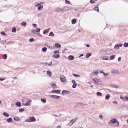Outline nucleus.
<instances>
[{
    "instance_id": "obj_19",
    "label": "nucleus",
    "mask_w": 128,
    "mask_h": 128,
    "mask_svg": "<svg viewBox=\"0 0 128 128\" xmlns=\"http://www.w3.org/2000/svg\"><path fill=\"white\" fill-rule=\"evenodd\" d=\"M16 104L18 107H21L22 106L21 102H16Z\"/></svg>"
},
{
    "instance_id": "obj_37",
    "label": "nucleus",
    "mask_w": 128,
    "mask_h": 128,
    "mask_svg": "<svg viewBox=\"0 0 128 128\" xmlns=\"http://www.w3.org/2000/svg\"><path fill=\"white\" fill-rule=\"evenodd\" d=\"M47 49L46 48L44 47L42 48V51L43 52H45L47 50Z\"/></svg>"
},
{
    "instance_id": "obj_13",
    "label": "nucleus",
    "mask_w": 128,
    "mask_h": 128,
    "mask_svg": "<svg viewBox=\"0 0 128 128\" xmlns=\"http://www.w3.org/2000/svg\"><path fill=\"white\" fill-rule=\"evenodd\" d=\"M51 86L54 88H57L56 84L54 83H52Z\"/></svg>"
},
{
    "instance_id": "obj_39",
    "label": "nucleus",
    "mask_w": 128,
    "mask_h": 128,
    "mask_svg": "<svg viewBox=\"0 0 128 128\" xmlns=\"http://www.w3.org/2000/svg\"><path fill=\"white\" fill-rule=\"evenodd\" d=\"M7 58V55L6 54H4L3 55V58L4 59L6 60Z\"/></svg>"
},
{
    "instance_id": "obj_31",
    "label": "nucleus",
    "mask_w": 128,
    "mask_h": 128,
    "mask_svg": "<svg viewBox=\"0 0 128 128\" xmlns=\"http://www.w3.org/2000/svg\"><path fill=\"white\" fill-rule=\"evenodd\" d=\"M110 95L108 94H107L105 96V99L106 100H108L110 98Z\"/></svg>"
},
{
    "instance_id": "obj_10",
    "label": "nucleus",
    "mask_w": 128,
    "mask_h": 128,
    "mask_svg": "<svg viewBox=\"0 0 128 128\" xmlns=\"http://www.w3.org/2000/svg\"><path fill=\"white\" fill-rule=\"evenodd\" d=\"M68 58L69 60H72L74 59V57L73 56L70 55L68 56Z\"/></svg>"
},
{
    "instance_id": "obj_5",
    "label": "nucleus",
    "mask_w": 128,
    "mask_h": 128,
    "mask_svg": "<svg viewBox=\"0 0 128 128\" xmlns=\"http://www.w3.org/2000/svg\"><path fill=\"white\" fill-rule=\"evenodd\" d=\"M60 90H53L52 91V92L53 94H60Z\"/></svg>"
},
{
    "instance_id": "obj_60",
    "label": "nucleus",
    "mask_w": 128,
    "mask_h": 128,
    "mask_svg": "<svg viewBox=\"0 0 128 128\" xmlns=\"http://www.w3.org/2000/svg\"><path fill=\"white\" fill-rule=\"evenodd\" d=\"M52 62H50V63H49V64H48V63L47 62H46V64H48L49 66H51L52 65Z\"/></svg>"
},
{
    "instance_id": "obj_47",
    "label": "nucleus",
    "mask_w": 128,
    "mask_h": 128,
    "mask_svg": "<svg viewBox=\"0 0 128 128\" xmlns=\"http://www.w3.org/2000/svg\"><path fill=\"white\" fill-rule=\"evenodd\" d=\"M54 53L55 54H59V51L58 50H56L54 52Z\"/></svg>"
},
{
    "instance_id": "obj_36",
    "label": "nucleus",
    "mask_w": 128,
    "mask_h": 128,
    "mask_svg": "<svg viewBox=\"0 0 128 128\" xmlns=\"http://www.w3.org/2000/svg\"><path fill=\"white\" fill-rule=\"evenodd\" d=\"M96 94L98 96H102V93L100 92H97L96 93Z\"/></svg>"
},
{
    "instance_id": "obj_42",
    "label": "nucleus",
    "mask_w": 128,
    "mask_h": 128,
    "mask_svg": "<svg viewBox=\"0 0 128 128\" xmlns=\"http://www.w3.org/2000/svg\"><path fill=\"white\" fill-rule=\"evenodd\" d=\"M0 34L2 35V36H6V35L5 34V32L4 31L2 32H0Z\"/></svg>"
},
{
    "instance_id": "obj_14",
    "label": "nucleus",
    "mask_w": 128,
    "mask_h": 128,
    "mask_svg": "<svg viewBox=\"0 0 128 128\" xmlns=\"http://www.w3.org/2000/svg\"><path fill=\"white\" fill-rule=\"evenodd\" d=\"M98 5H97L94 8V10H95L97 11L98 12H99V10L98 9Z\"/></svg>"
},
{
    "instance_id": "obj_18",
    "label": "nucleus",
    "mask_w": 128,
    "mask_h": 128,
    "mask_svg": "<svg viewBox=\"0 0 128 128\" xmlns=\"http://www.w3.org/2000/svg\"><path fill=\"white\" fill-rule=\"evenodd\" d=\"M65 8V7H63V8H59V11H60V12H63L65 11H66V10H64V9ZM68 9L67 10H68Z\"/></svg>"
},
{
    "instance_id": "obj_44",
    "label": "nucleus",
    "mask_w": 128,
    "mask_h": 128,
    "mask_svg": "<svg viewBox=\"0 0 128 128\" xmlns=\"http://www.w3.org/2000/svg\"><path fill=\"white\" fill-rule=\"evenodd\" d=\"M77 86V84L75 83L73 84L72 87L73 88H75Z\"/></svg>"
},
{
    "instance_id": "obj_41",
    "label": "nucleus",
    "mask_w": 128,
    "mask_h": 128,
    "mask_svg": "<svg viewBox=\"0 0 128 128\" xmlns=\"http://www.w3.org/2000/svg\"><path fill=\"white\" fill-rule=\"evenodd\" d=\"M65 2L66 4H71L72 5V4H71L70 2H69V1L68 0H65Z\"/></svg>"
},
{
    "instance_id": "obj_25",
    "label": "nucleus",
    "mask_w": 128,
    "mask_h": 128,
    "mask_svg": "<svg viewBox=\"0 0 128 128\" xmlns=\"http://www.w3.org/2000/svg\"><path fill=\"white\" fill-rule=\"evenodd\" d=\"M41 101L43 103H45L46 102V100L45 98H42L41 99Z\"/></svg>"
},
{
    "instance_id": "obj_59",
    "label": "nucleus",
    "mask_w": 128,
    "mask_h": 128,
    "mask_svg": "<svg viewBox=\"0 0 128 128\" xmlns=\"http://www.w3.org/2000/svg\"><path fill=\"white\" fill-rule=\"evenodd\" d=\"M5 79V78H0V80L1 81H2L4 80Z\"/></svg>"
},
{
    "instance_id": "obj_62",
    "label": "nucleus",
    "mask_w": 128,
    "mask_h": 128,
    "mask_svg": "<svg viewBox=\"0 0 128 128\" xmlns=\"http://www.w3.org/2000/svg\"><path fill=\"white\" fill-rule=\"evenodd\" d=\"M121 57H120L118 58V62H120L121 60Z\"/></svg>"
},
{
    "instance_id": "obj_35",
    "label": "nucleus",
    "mask_w": 128,
    "mask_h": 128,
    "mask_svg": "<svg viewBox=\"0 0 128 128\" xmlns=\"http://www.w3.org/2000/svg\"><path fill=\"white\" fill-rule=\"evenodd\" d=\"M72 75L75 77H78L80 76V75L79 74H77L74 73H73L72 74Z\"/></svg>"
},
{
    "instance_id": "obj_61",
    "label": "nucleus",
    "mask_w": 128,
    "mask_h": 128,
    "mask_svg": "<svg viewBox=\"0 0 128 128\" xmlns=\"http://www.w3.org/2000/svg\"><path fill=\"white\" fill-rule=\"evenodd\" d=\"M106 50H101V51H100V53H101V52H106Z\"/></svg>"
},
{
    "instance_id": "obj_1",
    "label": "nucleus",
    "mask_w": 128,
    "mask_h": 128,
    "mask_svg": "<svg viewBox=\"0 0 128 128\" xmlns=\"http://www.w3.org/2000/svg\"><path fill=\"white\" fill-rule=\"evenodd\" d=\"M122 44H116L114 46V48L115 49H118L120 47H122Z\"/></svg>"
},
{
    "instance_id": "obj_21",
    "label": "nucleus",
    "mask_w": 128,
    "mask_h": 128,
    "mask_svg": "<svg viewBox=\"0 0 128 128\" xmlns=\"http://www.w3.org/2000/svg\"><path fill=\"white\" fill-rule=\"evenodd\" d=\"M43 8L42 5H39L38 7V9L39 10H41Z\"/></svg>"
},
{
    "instance_id": "obj_43",
    "label": "nucleus",
    "mask_w": 128,
    "mask_h": 128,
    "mask_svg": "<svg viewBox=\"0 0 128 128\" xmlns=\"http://www.w3.org/2000/svg\"><path fill=\"white\" fill-rule=\"evenodd\" d=\"M40 29L38 28H36V32L38 33H39L40 31Z\"/></svg>"
},
{
    "instance_id": "obj_12",
    "label": "nucleus",
    "mask_w": 128,
    "mask_h": 128,
    "mask_svg": "<svg viewBox=\"0 0 128 128\" xmlns=\"http://www.w3.org/2000/svg\"><path fill=\"white\" fill-rule=\"evenodd\" d=\"M119 72L118 70H112L111 73L112 74H114L116 73H118Z\"/></svg>"
},
{
    "instance_id": "obj_16",
    "label": "nucleus",
    "mask_w": 128,
    "mask_h": 128,
    "mask_svg": "<svg viewBox=\"0 0 128 128\" xmlns=\"http://www.w3.org/2000/svg\"><path fill=\"white\" fill-rule=\"evenodd\" d=\"M52 57L55 58H57L60 57V56L58 54H54L53 55Z\"/></svg>"
},
{
    "instance_id": "obj_23",
    "label": "nucleus",
    "mask_w": 128,
    "mask_h": 128,
    "mask_svg": "<svg viewBox=\"0 0 128 128\" xmlns=\"http://www.w3.org/2000/svg\"><path fill=\"white\" fill-rule=\"evenodd\" d=\"M27 23L25 22H22L21 24V25L23 26H25L26 25Z\"/></svg>"
},
{
    "instance_id": "obj_7",
    "label": "nucleus",
    "mask_w": 128,
    "mask_h": 128,
    "mask_svg": "<svg viewBox=\"0 0 128 128\" xmlns=\"http://www.w3.org/2000/svg\"><path fill=\"white\" fill-rule=\"evenodd\" d=\"M50 30V28H48L47 29L44 30L43 31V34H45L48 33V32Z\"/></svg>"
},
{
    "instance_id": "obj_46",
    "label": "nucleus",
    "mask_w": 128,
    "mask_h": 128,
    "mask_svg": "<svg viewBox=\"0 0 128 128\" xmlns=\"http://www.w3.org/2000/svg\"><path fill=\"white\" fill-rule=\"evenodd\" d=\"M34 41V39L33 38H30L29 40V42H32Z\"/></svg>"
},
{
    "instance_id": "obj_3",
    "label": "nucleus",
    "mask_w": 128,
    "mask_h": 128,
    "mask_svg": "<svg viewBox=\"0 0 128 128\" xmlns=\"http://www.w3.org/2000/svg\"><path fill=\"white\" fill-rule=\"evenodd\" d=\"M70 92L69 91H67L66 90H64L62 91V94L64 95L66 94H68Z\"/></svg>"
},
{
    "instance_id": "obj_51",
    "label": "nucleus",
    "mask_w": 128,
    "mask_h": 128,
    "mask_svg": "<svg viewBox=\"0 0 128 128\" xmlns=\"http://www.w3.org/2000/svg\"><path fill=\"white\" fill-rule=\"evenodd\" d=\"M76 119L74 118L72 119L71 121L73 123V124L76 121Z\"/></svg>"
},
{
    "instance_id": "obj_20",
    "label": "nucleus",
    "mask_w": 128,
    "mask_h": 128,
    "mask_svg": "<svg viewBox=\"0 0 128 128\" xmlns=\"http://www.w3.org/2000/svg\"><path fill=\"white\" fill-rule=\"evenodd\" d=\"M112 87L115 88L117 89L119 88V87L116 85L113 84L111 86Z\"/></svg>"
},
{
    "instance_id": "obj_45",
    "label": "nucleus",
    "mask_w": 128,
    "mask_h": 128,
    "mask_svg": "<svg viewBox=\"0 0 128 128\" xmlns=\"http://www.w3.org/2000/svg\"><path fill=\"white\" fill-rule=\"evenodd\" d=\"M55 11L58 12H60L59 11V7H57L56 8Z\"/></svg>"
},
{
    "instance_id": "obj_48",
    "label": "nucleus",
    "mask_w": 128,
    "mask_h": 128,
    "mask_svg": "<svg viewBox=\"0 0 128 128\" xmlns=\"http://www.w3.org/2000/svg\"><path fill=\"white\" fill-rule=\"evenodd\" d=\"M90 3L91 4H93L95 2L94 0H90Z\"/></svg>"
},
{
    "instance_id": "obj_50",
    "label": "nucleus",
    "mask_w": 128,
    "mask_h": 128,
    "mask_svg": "<svg viewBox=\"0 0 128 128\" xmlns=\"http://www.w3.org/2000/svg\"><path fill=\"white\" fill-rule=\"evenodd\" d=\"M52 115L53 116H56V117H60V115L58 116L56 114H52Z\"/></svg>"
},
{
    "instance_id": "obj_17",
    "label": "nucleus",
    "mask_w": 128,
    "mask_h": 128,
    "mask_svg": "<svg viewBox=\"0 0 128 128\" xmlns=\"http://www.w3.org/2000/svg\"><path fill=\"white\" fill-rule=\"evenodd\" d=\"M2 115L6 117H8L9 116V114L6 112H3Z\"/></svg>"
},
{
    "instance_id": "obj_2",
    "label": "nucleus",
    "mask_w": 128,
    "mask_h": 128,
    "mask_svg": "<svg viewBox=\"0 0 128 128\" xmlns=\"http://www.w3.org/2000/svg\"><path fill=\"white\" fill-rule=\"evenodd\" d=\"M51 98H54L56 99H58L60 98V96H56L55 95H51L50 96Z\"/></svg>"
},
{
    "instance_id": "obj_57",
    "label": "nucleus",
    "mask_w": 128,
    "mask_h": 128,
    "mask_svg": "<svg viewBox=\"0 0 128 128\" xmlns=\"http://www.w3.org/2000/svg\"><path fill=\"white\" fill-rule=\"evenodd\" d=\"M32 26L34 28H36L37 26V25L36 24H32Z\"/></svg>"
},
{
    "instance_id": "obj_29",
    "label": "nucleus",
    "mask_w": 128,
    "mask_h": 128,
    "mask_svg": "<svg viewBox=\"0 0 128 128\" xmlns=\"http://www.w3.org/2000/svg\"><path fill=\"white\" fill-rule=\"evenodd\" d=\"M115 56L114 55H112L110 56V60H113L115 58Z\"/></svg>"
},
{
    "instance_id": "obj_4",
    "label": "nucleus",
    "mask_w": 128,
    "mask_h": 128,
    "mask_svg": "<svg viewBox=\"0 0 128 128\" xmlns=\"http://www.w3.org/2000/svg\"><path fill=\"white\" fill-rule=\"evenodd\" d=\"M60 80L61 82H64L66 80L65 77L63 75H61L60 76Z\"/></svg>"
},
{
    "instance_id": "obj_52",
    "label": "nucleus",
    "mask_w": 128,
    "mask_h": 128,
    "mask_svg": "<svg viewBox=\"0 0 128 128\" xmlns=\"http://www.w3.org/2000/svg\"><path fill=\"white\" fill-rule=\"evenodd\" d=\"M73 124V123L72 122V121H70V122L68 124V125L70 126H71Z\"/></svg>"
},
{
    "instance_id": "obj_63",
    "label": "nucleus",
    "mask_w": 128,
    "mask_h": 128,
    "mask_svg": "<svg viewBox=\"0 0 128 128\" xmlns=\"http://www.w3.org/2000/svg\"><path fill=\"white\" fill-rule=\"evenodd\" d=\"M99 118L100 119H102L103 118L102 115H100L99 116Z\"/></svg>"
},
{
    "instance_id": "obj_32",
    "label": "nucleus",
    "mask_w": 128,
    "mask_h": 128,
    "mask_svg": "<svg viewBox=\"0 0 128 128\" xmlns=\"http://www.w3.org/2000/svg\"><path fill=\"white\" fill-rule=\"evenodd\" d=\"M54 35V34L52 32H50L49 34V36H52V37Z\"/></svg>"
},
{
    "instance_id": "obj_11",
    "label": "nucleus",
    "mask_w": 128,
    "mask_h": 128,
    "mask_svg": "<svg viewBox=\"0 0 128 128\" xmlns=\"http://www.w3.org/2000/svg\"><path fill=\"white\" fill-rule=\"evenodd\" d=\"M54 46L56 48H60L61 47V45L58 43H56L54 44Z\"/></svg>"
},
{
    "instance_id": "obj_38",
    "label": "nucleus",
    "mask_w": 128,
    "mask_h": 128,
    "mask_svg": "<svg viewBox=\"0 0 128 128\" xmlns=\"http://www.w3.org/2000/svg\"><path fill=\"white\" fill-rule=\"evenodd\" d=\"M16 28L15 27H13L12 28V32L14 33L16 32Z\"/></svg>"
},
{
    "instance_id": "obj_6",
    "label": "nucleus",
    "mask_w": 128,
    "mask_h": 128,
    "mask_svg": "<svg viewBox=\"0 0 128 128\" xmlns=\"http://www.w3.org/2000/svg\"><path fill=\"white\" fill-rule=\"evenodd\" d=\"M111 122L112 123L114 124L116 122H117L118 125H119V123L117 120L116 119H112L111 120Z\"/></svg>"
},
{
    "instance_id": "obj_64",
    "label": "nucleus",
    "mask_w": 128,
    "mask_h": 128,
    "mask_svg": "<svg viewBox=\"0 0 128 128\" xmlns=\"http://www.w3.org/2000/svg\"><path fill=\"white\" fill-rule=\"evenodd\" d=\"M72 83L73 84H75V83H76V82L74 80H73L72 81Z\"/></svg>"
},
{
    "instance_id": "obj_53",
    "label": "nucleus",
    "mask_w": 128,
    "mask_h": 128,
    "mask_svg": "<svg viewBox=\"0 0 128 128\" xmlns=\"http://www.w3.org/2000/svg\"><path fill=\"white\" fill-rule=\"evenodd\" d=\"M120 98L122 99H123L124 101V97L123 96V95H121L120 96Z\"/></svg>"
},
{
    "instance_id": "obj_15",
    "label": "nucleus",
    "mask_w": 128,
    "mask_h": 128,
    "mask_svg": "<svg viewBox=\"0 0 128 128\" xmlns=\"http://www.w3.org/2000/svg\"><path fill=\"white\" fill-rule=\"evenodd\" d=\"M92 55V53L90 52H88L86 54V58H89Z\"/></svg>"
},
{
    "instance_id": "obj_56",
    "label": "nucleus",
    "mask_w": 128,
    "mask_h": 128,
    "mask_svg": "<svg viewBox=\"0 0 128 128\" xmlns=\"http://www.w3.org/2000/svg\"><path fill=\"white\" fill-rule=\"evenodd\" d=\"M36 30H32L31 31V32H32V33L34 34H36Z\"/></svg>"
},
{
    "instance_id": "obj_49",
    "label": "nucleus",
    "mask_w": 128,
    "mask_h": 128,
    "mask_svg": "<svg viewBox=\"0 0 128 128\" xmlns=\"http://www.w3.org/2000/svg\"><path fill=\"white\" fill-rule=\"evenodd\" d=\"M93 72L95 73L97 75L98 74V72L97 70H96L94 71Z\"/></svg>"
},
{
    "instance_id": "obj_22",
    "label": "nucleus",
    "mask_w": 128,
    "mask_h": 128,
    "mask_svg": "<svg viewBox=\"0 0 128 128\" xmlns=\"http://www.w3.org/2000/svg\"><path fill=\"white\" fill-rule=\"evenodd\" d=\"M102 59L105 60H108L109 59V58L108 56H103L102 57Z\"/></svg>"
},
{
    "instance_id": "obj_24",
    "label": "nucleus",
    "mask_w": 128,
    "mask_h": 128,
    "mask_svg": "<svg viewBox=\"0 0 128 128\" xmlns=\"http://www.w3.org/2000/svg\"><path fill=\"white\" fill-rule=\"evenodd\" d=\"M46 73L47 74L50 76H52V72L49 70H47L46 71Z\"/></svg>"
},
{
    "instance_id": "obj_58",
    "label": "nucleus",
    "mask_w": 128,
    "mask_h": 128,
    "mask_svg": "<svg viewBox=\"0 0 128 128\" xmlns=\"http://www.w3.org/2000/svg\"><path fill=\"white\" fill-rule=\"evenodd\" d=\"M12 42L11 40L10 41L8 42L7 43V44H12Z\"/></svg>"
},
{
    "instance_id": "obj_28",
    "label": "nucleus",
    "mask_w": 128,
    "mask_h": 128,
    "mask_svg": "<svg viewBox=\"0 0 128 128\" xmlns=\"http://www.w3.org/2000/svg\"><path fill=\"white\" fill-rule=\"evenodd\" d=\"M14 119L15 121H18L20 120L19 118L16 116H15L14 118Z\"/></svg>"
},
{
    "instance_id": "obj_34",
    "label": "nucleus",
    "mask_w": 128,
    "mask_h": 128,
    "mask_svg": "<svg viewBox=\"0 0 128 128\" xmlns=\"http://www.w3.org/2000/svg\"><path fill=\"white\" fill-rule=\"evenodd\" d=\"M124 46L125 47H128V43L127 42H125L124 44Z\"/></svg>"
},
{
    "instance_id": "obj_9",
    "label": "nucleus",
    "mask_w": 128,
    "mask_h": 128,
    "mask_svg": "<svg viewBox=\"0 0 128 128\" xmlns=\"http://www.w3.org/2000/svg\"><path fill=\"white\" fill-rule=\"evenodd\" d=\"M93 80L96 84L97 85L99 84L98 83L99 82V81L100 80L99 79L96 78H94Z\"/></svg>"
},
{
    "instance_id": "obj_33",
    "label": "nucleus",
    "mask_w": 128,
    "mask_h": 128,
    "mask_svg": "<svg viewBox=\"0 0 128 128\" xmlns=\"http://www.w3.org/2000/svg\"><path fill=\"white\" fill-rule=\"evenodd\" d=\"M124 101H128V96H126L124 97Z\"/></svg>"
},
{
    "instance_id": "obj_8",
    "label": "nucleus",
    "mask_w": 128,
    "mask_h": 128,
    "mask_svg": "<svg viewBox=\"0 0 128 128\" xmlns=\"http://www.w3.org/2000/svg\"><path fill=\"white\" fill-rule=\"evenodd\" d=\"M29 118L31 122H34L36 120V119L33 116L30 117Z\"/></svg>"
},
{
    "instance_id": "obj_26",
    "label": "nucleus",
    "mask_w": 128,
    "mask_h": 128,
    "mask_svg": "<svg viewBox=\"0 0 128 128\" xmlns=\"http://www.w3.org/2000/svg\"><path fill=\"white\" fill-rule=\"evenodd\" d=\"M31 102V100H28V101L27 102H26L25 104L24 105L25 106H28V105H29L30 104L29 103V102Z\"/></svg>"
},
{
    "instance_id": "obj_27",
    "label": "nucleus",
    "mask_w": 128,
    "mask_h": 128,
    "mask_svg": "<svg viewBox=\"0 0 128 128\" xmlns=\"http://www.w3.org/2000/svg\"><path fill=\"white\" fill-rule=\"evenodd\" d=\"M76 22V20L75 19H73L72 20V24H74Z\"/></svg>"
},
{
    "instance_id": "obj_40",
    "label": "nucleus",
    "mask_w": 128,
    "mask_h": 128,
    "mask_svg": "<svg viewBox=\"0 0 128 128\" xmlns=\"http://www.w3.org/2000/svg\"><path fill=\"white\" fill-rule=\"evenodd\" d=\"M25 110V109L24 108H20L18 110L20 112H22L24 111Z\"/></svg>"
},
{
    "instance_id": "obj_55",
    "label": "nucleus",
    "mask_w": 128,
    "mask_h": 128,
    "mask_svg": "<svg viewBox=\"0 0 128 128\" xmlns=\"http://www.w3.org/2000/svg\"><path fill=\"white\" fill-rule=\"evenodd\" d=\"M104 76H108V73H105L104 72L103 74Z\"/></svg>"
},
{
    "instance_id": "obj_54",
    "label": "nucleus",
    "mask_w": 128,
    "mask_h": 128,
    "mask_svg": "<svg viewBox=\"0 0 128 128\" xmlns=\"http://www.w3.org/2000/svg\"><path fill=\"white\" fill-rule=\"evenodd\" d=\"M25 121L27 122H31L30 121V118L29 119H26L25 120Z\"/></svg>"
},
{
    "instance_id": "obj_30",
    "label": "nucleus",
    "mask_w": 128,
    "mask_h": 128,
    "mask_svg": "<svg viewBox=\"0 0 128 128\" xmlns=\"http://www.w3.org/2000/svg\"><path fill=\"white\" fill-rule=\"evenodd\" d=\"M12 119L11 118H10L7 120V122L8 123L11 122H12Z\"/></svg>"
}]
</instances>
